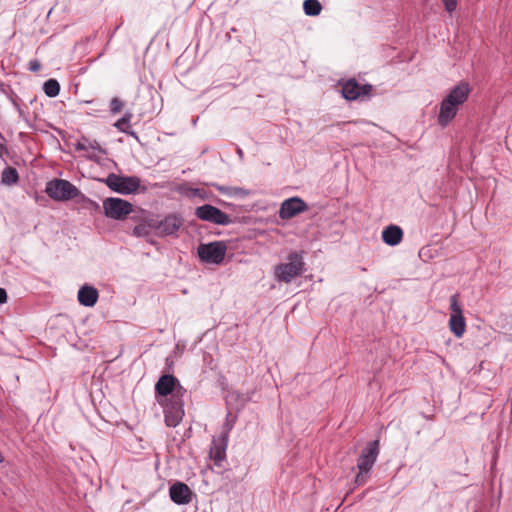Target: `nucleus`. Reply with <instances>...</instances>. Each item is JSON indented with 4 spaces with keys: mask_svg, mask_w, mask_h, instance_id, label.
Returning a JSON list of instances; mask_svg holds the SVG:
<instances>
[{
    "mask_svg": "<svg viewBox=\"0 0 512 512\" xmlns=\"http://www.w3.org/2000/svg\"><path fill=\"white\" fill-rule=\"evenodd\" d=\"M250 195V191L241 187H233V196L246 197Z\"/></svg>",
    "mask_w": 512,
    "mask_h": 512,
    "instance_id": "bb28decb",
    "label": "nucleus"
},
{
    "mask_svg": "<svg viewBox=\"0 0 512 512\" xmlns=\"http://www.w3.org/2000/svg\"><path fill=\"white\" fill-rule=\"evenodd\" d=\"M123 108V102L118 97H114L110 102V112L115 115L119 113Z\"/></svg>",
    "mask_w": 512,
    "mask_h": 512,
    "instance_id": "b1692460",
    "label": "nucleus"
},
{
    "mask_svg": "<svg viewBox=\"0 0 512 512\" xmlns=\"http://www.w3.org/2000/svg\"><path fill=\"white\" fill-rule=\"evenodd\" d=\"M43 90L48 97H56L60 92V84L56 79H48L43 85Z\"/></svg>",
    "mask_w": 512,
    "mask_h": 512,
    "instance_id": "4be33fe9",
    "label": "nucleus"
},
{
    "mask_svg": "<svg viewBox=\"0 0 512 512\" xmlns=\"http://www.w3.org/2000/svg\"><path fill=\"white\" fill-rule=\"evenodd\" d=\"M195 216L202 221L216 225H229L232 223V220L227 213L210 204L197 207L195 209Z\"/></svg>",
    "mask_w": 512,
    "mask_h": 512,
    "instance_id": "1a4fd4ad",
    "label": "nucleus"
},
{
    "mask_svg": "<svg viewBox=\"0 0 512 512\" xmlns=\"http://www.w3.org/2000/svg\"><path fill=\"white\" fill-rule=\"evenodd\" d=\"M213 186L222 194L233 196V187L222 186L218 184H213Z\"/></svg>",
    "mask_w": 512,
    "mask_h": 512,
    "instance_id": "a878e982",
    "label": "nucleus"
},
{
    "mask_svg": "<svg viewBox=\"0 0 512 512\" xmlns=\"http://www.w3.org/2000/svg\"><path fill=\"white\" fill-rule=\"evenodd\" d=\"M307 209L308 205L304 200L299 197H292L281 203L278 215L282 220H288L305 212Z\"/></svg>",
    "mask_w": 512,
    "mask_h": 512,
    "instance_id": "f8f14e48",
    "label": "nucleus"
},
{
    "mask_svg": "<svg viewBox=\"0 0 512 512\" xmlns=\"http://www.w3.org/2000/svg\"><path fill=\"white\" fill-rule=\"evenodd\" d=\"M470 93L468 83L460 82L450 90L442 100L438 114V124L446 127L457 115L460 106L466 102Z\"/></svg>",
    "mask_w": 512,
    "mask_h": 512,
    "instance_id": "f257e3e1",
    "label": "nucleus"
},
{
    "mask_svg": "<svg viewBox=\"0 0 512 512\" xmlns=\"http://www.w3.org/2000/svg\"><path fill=\"white\" fill-rule=\"evenodd\" d=\"M75 148L78 151H85L88 149V139L82 138L75 144Z\"/></svg>",
    "mask_w": 512,
    "mask_h": 512,
    "instance_id": "cd10ccee",
    "label": "nucleus"
},
{
    "mask_svg": "<svg viewBox=\"0 0 512 512\" xmlns=\"http://www.w3.org/2000/svg\"><path fill=\"white\" fill-rule=\"evenodd\" d=\"M444 6H445V9L448 13H452L453 11H455L456 7H457V0H442Z\"/></svg>",
    "mask_w": 512,
    "mask_h": 512,
    "instance_id": "393cba45",
    "label": "nucleus"
},
{
    "mask_svg": "<svg viewBox=\"0 0 512 512\" xmlns=\"http://www.w3.org/2000/svg\"><path fill=\"white\" fill-rule=\"evenodd\" d=\"M227 445V435H220L218 438L212 440L209 456L215 466L222 467V463L226 458Z\"/></svg>",
    "mask_w": 512,
    "mask_h": 512,
    "instance_id": "dca6fc26",
    "label": "nucleus"
},
{
    "mask_svg": "<svg viewBox=\"0 0 512 512\" xmlns=\"http://www.w3.org/2000/svg\"><path fill=\"white\" fill-rule=\"evenodd\" d=\"M104 182L112 191L122 195H129L139 189L141 180L137 176H120L110 173Z\"/></svg>",
    "mask_w": 512,
    "mask_h": 512,
    "instance_id": "0eeeda50",
    "label": "nucleus"
},
{
    "mask_svg": "<svg viewBox=\"0 0 512 512\" xmlns=\"http://www.w3.org/2000/svg\"><path fill=\"white\" fill-rule=\"evenodd\" d=\"M237 154L240 158H243V151L240 148L237 149Z\"/></svg>",
    "mask_w": 512,
    "mask_h": 512,
    "instance_id": "72a5a7b5",
    "label": "nucleus"
},
{
    "mask_svg": "<svg viewBox=\"0 0 512 512\" xmlns=\"http://www.w3.org/2000/svg\"><path fill=\"white\" fill-rule=\"evenodd\" d=\"M131 118H132V113L131 112H126L122 118L118 119L115 122L114 126L119 131L124 133L126 131V129L130 128Z\"/></svg>",
    "mask_w": 512,
    "mask_h": 512,
    "instance_id": "5701e85b",
    "label": "nucleus"
},
{
    "mask_svg": "<svg viewBox=\"0 0 512 512\" xmlns=\"http://www.w3.org/2000/svg\"><path fill=\"white\" fill-rule=\"evenodd\" d=\"M371 90L370 84L360 85L355 79H350L343 84L342 95L345 99L352 101L369 95Z\"/></svg>",
    "mask_w": 512,
    "mask_h": 512,
    "instance_id": "2eb2a0df",
    "label": "nucleus"
},
{
    "mask_svg": "<svg viewBox=\"0 0 512 512\" xmlns=\"http://www.w3.org/2000/svg\"><path fill=\"white\" fill-rule=\"evenodd\" d=\"M88 147H90L94 150H101V148L96 140H94L92 142H88Z\"/></svg>",
    "mask_w": 512,
    "mask_h": 512,
    "instance_id": "473e14b6",
    "label": "nucleus"
},
{
    "mask_svg": "<svg viewBox=\"0 0 512 512\" xmlns=\"http://www.w3.org/2000/svg\"><path fill=\"white\" fill-rule=\"evenodd\" d=\"M156 234L158 236L174 235L183 225V219L175 214L166 216L163 220L155 219Z\"/></svg>",
    "mask_w": 512,
    "mask_h": 512,
    "instance_id": "ddd939ff",
    "label": "nucleus"
},
{
    "mask_svg": "<svg viewBox=\"0 0 512 512\" xmlns=\"http://www.w3.org/2000/svg\"><path fill=\"white\" fill-rule=\"evenodd\" d=\"M45 192L48 196L56 201H67L75 198H80L78 201L88 209H99V204L85 195L71 182L64 179H53L46 185Z\"/></svg>",
    "mask_w": 512,
    "mask_h": 512,
    "instance_id": "f03ea898",
    "label": "nucleus"
},
{
    "mask_svg": "<svg viewBox=\"0 0 512 512\" xmlns=\"http://www.w3.org/2000/svg\"><path fill=\"white\" fill-rule=\"evenodd\" d=\"M7 292L5 289L0 288V305L7 302Z\"/></svg>",
    "mask_w": 512,
    "mask_h": 512,
    "instance_id": "7c9ffc66",
    "label": "nucleus"
},
{
    "mask_svg": "<svg viewBox=\"0 0 512 512\" xmlns=\"http://www.w3.org/2000/svg\"><path fill=\"white\" fill-rule=\"evenodd\" d=\"M303 9L308 16H317L322 10L321 3L319 0H305L303 3Z\"/></svg>",
    "mask_w": 512,
    "mask_h": 512,
    "instance_id": "412c9836",
    "label": "nucleus"
},
{
    "mask_svg": "<svg viewBox=\"0 0 512 512\" xmlns=\"http://www.w3.org/2000/svg\"><path fill=\"white\" fill-rule=\"evenodd\" d=\"M403 238V231L397 225H389L382 231V240L389 246L398 245Z\"/></svg>",
    "mask_w": 512,
    "mask_h": 512,
    "instance_id": "a211bd4d",
    "label": "nucleus"
},
{
    "mask_svg": "<svg viewBox=\"0 0 512 512\" xmlns=\"http://www.w3.org/2000/svg\"><path fill=\"white\" fill-rule=\"evenodd\" d=\"M41 68V64L37 60H32L29 62V69L33 72H38Z\"/></svg>",
    "mask_w": 512,
    "mask_h": 512,
    "instance_id": "c756f323",
    "label": "nucleus"
},
{
    "mask_svg": "<svg viewBox=\"0 0 512 512\" xmlns=\"http://www.w3.org/2000/svg\"><path fill=\"white\" fill-rule=\"evenodd\" d=\"M450 310L449 328L456 337L460 338L465 333L466 322L458 302V294L450 297Z\"/></svg>",
    "mask_w": 512,
    "mask_h": 512,
    "instance_id": "9d476101",
    "label": "nucleus"
},
{
    "mask_svg": "<svg viewBox=\"0 0 512 512\" xmlns=\"http://www.w3.org/2000/svg\"><path fill=\"white\" fill-rule=\"evenodd\" d=\"M379 454V440L370 441L361 451L357 459L358 474L355 476V484L357 486L364 485L368 478L369 472L374 466Z\"/></svg>",
    "mask_w": 512,
    "mask_h": 512,
    "instance_id": "20e7f679",
    "label": "nucleus"
},
{
    "mask_svg": "<svg viewBox=\"0 0 512 512\" xmlns=\"http://www.w3.org/2000/svg\"><path fill=\"white\" fill-rule=\"evenodd\" d=\"M169 496L175 504L187 505L196 495L187 484L176 481L169 488Z\"/></svg>",
    "mask_w": 512,
    "mask_h": 512,
    "instance_id": "4468645a",
    "label": "nucleus"
},
{
    "mask_svg": "<svg viewBox=\"0 0 512 512\" xmlns=\"http://www.w3.org/2000/svg\"><path fill=\"white\" fill-rule=\"evenodd\" d=\"M156 232V224L154 218H144L140 223H138L134 228L132 234L135 237L146 238L152 234V232Z\"/></svg>",
    "mask_w": 512,
    "mask_h": 512,
    "instance_id": "6ab92c4d",
    "label": "nucleus"
},
{
    "mask_svg": "<svg viewBox=\"0 0 512 512\" xmlns=\"http://www.w3.org/2000/svg\"><path fill=\"white\" fill-rule=\"evenodd\" d=\"M232 428H233V422H230L227 419V421L225 422V424L223 426V431L221 432L220 435H227V438H228L229 437V433L232 430Z\"/></svg>",
    "mask_w": 512,
    "mask_h": 512,
    "instance_id": "c85d7f7f",
    "label": "nucleus"
},
{
    "mask_svg": "<svg viewBox=\"0 0 512 512\" xmlns=\"http://www.w3.org/2000/svg\"><path fill=\"white\" fill-rule=\"evenodd\" d=\"M424 3H428L429 0H422Z\"/></svg>",
    "mask_w": 512,
    "mask_h": 512,
    "instance_id": "f704fd0d",
    "label": "nucleus"
},
{
    "mask_svg": "<svg viewBox=\"0 0 512 512\" xmlns=\"http://www.w3.org/2000/svg\"><path fill=\"white\" fill-rule=\"evenodd\" d=\"M179 387H183L180 381L171 374L162 375L155 384V394L159 397L169 398L175 395Z\"/></svg>",
    "mask_w": 512,
    "mask_h": 512,
    "instance_id": "9b49d317",
    "label": "nucleus"
},
{
    "mask_svg": "<svg viewBox=\"0 0 512 512\" xmlns=\"http://www.w3.org/2000/svg\"><path fill=\"white\" fill-rule=\"evenodd\" d=\"M103 210L107 218L113 220H124L132 213L133 205L124 199L108 197L103 201Z\"/></svg>",
    "mask_w": 512,
    "mask_h": 512,
    "instance_id": "6e6552de",
    "label": "nucleus"
},
{
    "mask_svg": "<svg viewBox=\"0 0 512 512\" xmlns=\"http://www.w3.org/2000/svg\"><path fill=\"white\" fill-rule=\"evenodd\" d=\"M19 180L18 172L13 167H6L1 175V182L6 185H13Z\"/></svg>",
    "mask_w": 512,
    "mask_h": 512,
    "instance_id": "aec40b11",
    "label": "nucleus"
},
{
    "mask_svg": "<svg viewBox=\"0 0 512 512\" xmlns=\"http://www.w3.org/2000/svg\"><path fill=\"white\" fill-rule=\"evenodd\" d=\"M186 393L185 388L179 387L174 396L164 400L158 399V402L163 406L167 426L176 427L182 421L185 414L183 397Z\"/></svg>",
    "mask_w": 512,
    "mask_h": 512,
    "instance_id": "7ed1b4c3",
    "label": "nucleus"
},
{
    "mask_svg": "<svg viewBox=\"0 0 512 512\" xmlns=\"http://www.w3.org/2000/svg\"><path fill=\"white\" fill-rule=\"evenodd\" d=\"M226 252L227 244L224 241L200 244L197 248L200 261L207 264H221L225 258Z\"/></svg>",
    "mask_w": 512,
    "mask_h": 512,
    "instance_id": "423d86ee",
    "label": "nucleus"
},
{
    "mask_svg": "<svg viewBox=\"0 0 512 512\" xmlns=\"http://www.w3.org/2000/svg\"><path fill=\"white\" fill-rule=\"evenodd\" d=\"M99 297L98 290L90 285H83L78 291V301L85 307H93Z\"/></svg>",
    "mask_w": 512,
    "mask_h": 512,
    "instance_id": "f3484780",
    "label": "nucleus"
},
{
    "mask_svg": "<svg viewBox=\"0 0 512 512\" xmlns=\"http://www.w3.org/2000/svg\"><path fill=\"white\" fill-rule=\"evenodd\" d=\"M287 260L288 262L275 266L274 274L279 282L290 283L303 273L305 263L301 252L289 253Z\"/></svg>",
    "mask_w": 512,
    "mask_h": 512,
    "instance_id": "39448f33",
    "label": "nucleus"
},
{
    "mask_svg": "<svg viewBox=\"0 0 512 512\" xmlns=\"http://www.w3.org/2000/svg\"><path fill=\"white\" fill-rule=\"evenodd\" d=\"M124 133L129 135V136L134 137L136 140H139V137H138L137 133L135 131L131 130V127L126 129V131Z\"/></svg>",
    "mask_w": 512,
    "mask_h": 512,
    "instance_id": "2f4dec72",
    "label": "nucleus"
}]
</instances>
